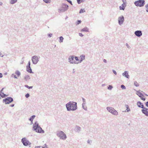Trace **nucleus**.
<instances>
[{"label": "nucleus", "instance_id": "1", "mask_svg": "<svg viewBox=\"0 0 148 148\" xmlns=\"http://www.w3.org/2000/svg\"><path fill=\"white\" fill-rule=\"evenodd\" d=\"M67 110L68 111H73L77 109V103L74 101H70L66 105Z\"/></svg>", "mask_w": 148, "mask_h": 148}, {"label": "nucleus", "instance_id": "2", "mask_svg": "<svg viewBox=\"0 0 148 148\" xmlns=\"http://www.w3.org/2000/svg\"><path fill=\"white\" fill-rule=\"evenodd\" d=\"M77 61H79L78 57L74 55L70 56L68 58V62L71 64H78V62Z\"/></svg>", "mask_w": 148, "mask_h": 148}, {"label": "nucleus", "instance_id": "3", "mask_svg": "<svg viewBox=\"0 0 148 148\" xmlns=\"http://www.w3.org/2000/svg\"><path fill=\"white\" fill-rule=\"evenodd\" d=\"M33 130L36 132L40 133H44L45 131L38 125L37 122H36L33 125Z\"/></svg>", "mask_w": 148, "mask_h": 148}, {"label": "nucleus", "instance_id": "4", "mask_svg": "<svg viewBox=\"0 0 148 148\" xmlns=\"http://www.w3.org/2000/svg\"><path fill=\"white\" fill-rule=\"evenodd\" d=\"M56 135L60 139L63 140H65L67 138L66 134L62 131H57L56 132Z\"/></svg>", "mask_w": 148, "mask_h": 148}, {"label": "nucleus", "instance_id": "5", "mask_svg": "<svg viewBox=\"0 0 148 148\" xmlns=\"http://www.w3.org/2000/svg\"><path fill=\"white\" fill-rule=\"evenodd\" d=\"M69 8V6L64 3L61 4L58 9L59 12L60 13L64 12L67 11Z\"/></svg>", "mask_w": 148, "mask_h": 148}, {"label": "nucleus", "instance_id": "6", "mask_svg": "<svg viewBox=\"0 0 148 148\" xmlns=\"http://www.w3.org/2000/svg\"><path fill=\"white\" fill-rule=\"evenodd\" d=\"M106 109L109 112L112 114L116 116L118 115V112L113 107L110 106L107 107Z\"/></svg>", "mask_w": 148, "mask_h": 148}, {"label": "nucleus", "instance_id": "7", "mask_svg": "<svg viewBox=\"0 0 148 148\" xmlns=\"http://www.w3.org/2000/svg\"><path fill=\"white\" fill-rule=\"evenodd\" d=\"M145 2V1L144 0H138L135 1L134 2V4L137 7H141L144 5Z\"/></svg>", "mask_w": 148, "mask_h": 148}, {"label": "nucleus", "instance_id": "8", "mask_svg": "<svg viewBox=\"0 0 148 148\" xmlns=\"http://www.w3.org/2000/svg\"><path fill=\"white\" fill-rule=\"evenodd\" d=\"M40 58V57L39 56L35 55L32 57L31 60L33 63L36 64L38 62Z\"/></svg>", "mask_w": 148, "mask_h": 148}, {"label": "nucleus", "instance_id": "9", "mask_svg": "<svg viewBox=\"0 0 148 148\" xmlns=\"http://www.w3.org/2000/svg\"><path fill=\"white\" fill-rule=\"evenodd\" d=\"M21 142L23 145L25 146H27L31 144V143L28 140L27 138L25 137L22 139Z\"/></svg>", "mask_w": 148, "mask_h": 148}, {"label": "nucleus", "instance_id": "10", "mask_svg": "<svg viewBox=\"0 0 148 148\" xmlns=\"http://www.w3.org/2000/svg\"><path fill=\"white\" fill-rule=\"evenodd\" d=\"M124 20V18L123 16L121 15L118 18V22L119 24L120 25H121L123 24Z\"/></svg>", "mask_w": 148, "mask_h": 148}, {"label": "nucleus", "instance_id": "11", "mask_svg": "<svg viewBox=\"0 0 148 148\" xmlns=\"http://www.w3.org/2000/svg\"><path fill=\"white\" fill-rule=\"evenodd\" d=\"M13 99L10 97H8L3 99V101L5 104H9L13 101Z\"/></svg>", "mask_w": 148, "mask_h": 148}, {"label": "nucleus", "instance_id": "12", "mask_svg": "<svg viewBox=\"0 0 148 148\" xmlns=\"http://www.w3.org/2000/svg\"><path fill=\"white\" fill-rule=\"evenodd\" d=\"M15 74L16 75H14V74H12V76H14V78L15 79L18 78V77H19L21 74L20 72L18 70H16V71H15Z\"/></svg>", "mask_w": 148, "mask_h": 148}, {"label": "nucleus", "instance_id": "13", "mask_svg": "<svg viewBox=\"0 0 148 148\" xmlns=\"http://www.w3.org/2000/svg\"><path fill=\"white\" fill-rule=\"evenodd\" d=\"M26 70L28 72L30 73H33L30 67V61H29L28 62V65L26 67Z\"/></svg>", "mask_w": 148, "mask_h": 148}, {"label": "nucleus", "instance_id": "14", "mask_svg": "<svg viewBox=\"0 0 148 148\" xmlns=\"http://www.w3.org/2000/svg\"><path fill=\"white\" fill-rule=\"evenodd\" d=\"M148 109L147 108L144 107L143 108V109L141 111L146 116H148Z\"/></svg>", "mask_w": 148, "mask_h": 148}, {"label": "nucleus", "instance_id": "15", "mask_svg": "<svg viewBox=\"0 0 148 148\" xmlns=\"http://www.w3.org/2000/svg\"><path fill=\"white\" fill-rule=\"evenodd\" d=\"M134 34L135 35L138 37H140L142 35V33L141 31L137 30L134 32Z\"/></svg>", "mask_w": 148, "mask_h": 148}, {"label": "nucleus", "instance_id": "16", "mask_svg": "<svg viewBox=\"0 0 148 148\" xmlns=\"http://www.w3.org/2000/svg\"><path fill=\"white\" fill-rule=\"evenodd\" d=\"M122 75L127 78L129 79L130 76L129 75L128 72L125 71L122 74Z\"/></svg>", "mask_w": 148, "mask_h": 148}, {"label": "nucleus", "instance_id": "17", "mask_svg": "<svg viewBox=\"0 0 148 148\" xmlns=\"http://www.w3.org/2000/svg\"><path fill=\"white\" fill-rule=\"evenodd\" d=\"M80 60H79V61H77V62H78V64L82 62L83 60H85V56L83 54V55H81L80 56Z\"/></svg>", "mask_w": 148, "mask_h": 148}, {"label": "nucleus", "instance_id": "18", "mask_svg": "<svg viewBox=\"0 0 148 148\" xmlns=\"http://www.w3.org/2000/svg\"><path fill=\"white\" fill-rule=\"evenodd\" d=\"M143 92L142 91L139 90L136 91V94L138 95L139 97H140L141 96H144V95L142 93Z\"/></svg>", "mask_w": 148, "mask_h": 148}, {"label": "nucleus", "instance_id": "19", "mask_svg": "<svg viewBox=\"0 0 148 148\" xmlns=\"http://www.w3.org/2000/svg\"><path fill=\"white\" fill-rule=\"evenodd\" d=\"M137 105L139 107L143 109L145 107L144 106L143 103L140 101H138L137 102Z\"/></svg>", "mask_w": 148, "mask_h": 148}, {"label": "nucleus", "instance_id": "20", "mask_svg": "<svg viewBox=\"0 0 148 148\" xmlns=\"http://www.w3.org/2000/svg\"><path fill=\"white\" fill-rule=\"evenodd\" d=\"M126 6V4L123 3L122 4L121 6H120L119 7V9L120 10H124L125 7Z\"/></svg>", "mask_w": 148, "mask_h": 148}, {"label": "nucleus", "instance_id": "21", "mask_svg": "<svg viewBox=\"0 0 148 148\" xmlns=\"http://www.w3.org/2000/svg\"><path fill=\"white\" fill-rule=\"evenodd\" d=\"M81 32H89V29L87 27H84L81 30Z\"/></svg>", "mask_w": 148, "mask_h": 148}, {"label": "nucleus", "instance_id": "22", "mask_svg": "<svg viewBox=\"0 0 148 148\" xmlns=\"http://www.w3.org/2000/svg\"><path fill=\"white\" fill-rule=\"evenodd\" d=\"M125 107L126 108V110L125 111V112H129L130 111V108L129 106L128 105H125Z\"/></svg>", "mask_w": 148, "mask_h": 148}, {"label": "nucleus", "instance_id": "23", "mask_svg": "<svg viewBox=\"0 0 148 148\" xmlns=\"http://www.w3.org/2000/svg\"><path fill=\"white\" fill-rule=\"evenodd\" d=\"M35 148H48V147L46 144H45L42 146H38L36 147Z\"/></svg>", "mask_w": 148, "mask_h": 148}, {"label": "nucleus", "instance_id": "24", "mask_svg": "<svg viewBox=\"0 0 148 148\" xmlns=\"http://www.w3.org/2000/svg\"><path fill=\"white\" fill-rule=\"evenodd\" d=\"M17 1V0H10V4H13L16 3Z\"/></svg>", "mask_w": 148, "mask_h": 148}, {"label": "nucleus", "instance_id": "25", "mask_svg": "<svg viewBox=\"0 0 148 148\" xmlns=\"http://www.w3.org/2000/svg\"><path fill=\"white\" fill-rule=\"evenodd\" d=\"M83 108L85 110H87V107L86 105V103H83L82 104Z\"/></svg>", "mask_w": 148, "mask_h": 148}, {"label": "nucleus", "instance_id": "26", "mask_svg": "<svg viewBox=\"0 0 148 148\" xmlns=\"http://www.w3.org/2000/svg\"><path fill=\"white\" fill-rule=\"evenodd\" d=\"M30 79V77L28 75H26L25 77V79L26 81H28Z\"/></svg>", "mask_w": 148, "mask_h": 148}, {"label": "nucleus", "instance_id": "27", "mask_svg": "<svg viewBox=\"0 0 148 148\" xmlns=\"http://www.w3.org/2000/svg\"><path fill=\"white\" fill-rule=\"evenodd\" d=\"M81 128L80 127L76 126L75 127V129L76 130L77 132H79Z\"/></svg>", "mask_w": 148, "mask_h": 148}, {"label": "nucleus", "instance_id": "28", "mask_svg": "<svg viewBox=\"0 0 148 148\" xmlns=\"http://www.w3.org/2000/svg\"><path fill=\"white\" fill-rule=\"evenodd\" d=\"M0 95L2 98L5 97L6 96L5 95V94L2 92H0Z\"/></svg>", "mask_w": 148, "mask_h": 148}, {"label": "nucleus", "instance_id": "29", "mask_svg": "<svg viewBox=\"0 0 148 148\" xmlns=\"http://www.w3.org/2000/svg\"><path fill=\"white\" fill-rule=\"evenodd\" d=\"M35 117V115H33L30 117V118L29 119V120L30 121H31L32 122V121L33 120V119H34V118Z\"/></svg>", "mask_w": 148, "mask_h": 148}, {"label": "nucleus", "instance_id": "30", "mask_svg": "<svg viewBox=\"0 0 148 148\" xmlns=\"http://www.w3.org/2000/svg\"><path fill=\"white\" fill-rule=\"evenodd\" d=\"M59 39H60V40H59V41L60 43L62 42H63L64 38L62 36H60L59 37Z\"/></svg>", "mask_w": 148, "mask_h": 148}, {"label": "nucleus", "instance_id": "31", "mask_svg": "<svg viewBox=\"0 0 148 148\" xmlns=\"http://www.w3.org/2000/svg\"><path fill=\"white\" fill-rule=\"evenodd\" d=\"M134 86L136 87H138L139 86V84L137 82L135 81L134 82Z\"/></svg>", "mask_w": 148, "mask_h": 148}, {"label": "nucleus", "instance_id": "32", "mask_svg": "<svg viewBox=\"0 0 148 148\" xmlns=\"http://www.w3.org/2000/svg\"><path fill=\"white\" fill-rule=\"evenodd\" d=\"M85 1V0H77V2L79 4L82 2H84Z\"/></svg>", "mask_w": 148, "mask_h": 148}, {"label": "nucleus", "instance_id": "33", "mask_svg": "<svg viewBox=\"0 0 148 148\" xmlns=\"http://www.w3.org/2000/svg\"><path fill=\"white\" fill-rule=\"evenodd\" d=\"M85 12V10H84V9H80V11H79V13H83L84 12Z\"/></svg>", "mask_w": 148, "mask_h": 148}, {"label": "nucleus", "instance_id": "34", "mask_svg": "<svg viewBox=\"0 0 148 148\" xmlns=\"http://www.w3.org/2000/svg\"><path fill=\"white\" fill-rule=\"evenodd\" d=\"M113 88V86L112 85H110L108 87V89L109 90H111Z\"/></svg>", "mask_w": 148, "mask_h": 148}, {"label": "nucleus", "instance_id": "35", "mask_svg": "<svg viewBox=\"0 0 148 148\" xmlns=\"http://www.w3.org/2000/svg\"><path fill=\"white\" fill-rule=\"evenodd\" d=\"M43 1L46 3H47L51 2V0H43Z\"/></svg>", "mask_w": 148, "mask_h": 148}, {"label": "nucleus", "instance_id": "36", "mask_svg": "<svg viewBox=\"0 0 148 148\" xmlns=\"http://www.w3.org/2000/svg\"><path fill=\"white\" fill-rule=\"evenodd\" d=\"M25 86L27 88H28V89H32V88H33V86H28L27 85H26Z\"/></svg>", "mask_w": 148, "mask_h": 148}, {"label": "nucleus", "instance_id": "37", "mask_svg": "<svg viewBox=\"0 0 148 148\" xmlns=\"http://www.w3.org/2000/svg\"><path fill=\"white\" fill-rule=\"evenodd\" d=\"M145 7L146 8V11L148 12V3L145 5Z\"/></svg>", "mask_w": 148, "mask_h": 148}, {"label": "nucleus", "instance_id": "38", "mask_svg": "<svg viewBox=\"0 0 148 148\" xmlns=\"http://www.w3.org/2000/svg\"><path fill=\"white\" fill-rule=\"evenodd\" d=\"M121 88L123 89H126L125 87L123 85H122L121 86Z\"/></svg>", "mask_w": 148, "mask_h": 148}, {"label": "nucleus", "instance_id": "39", "mask_svg": "<svg viewBox=\"0 0 148 148\" xmlns=\"http://www.w3.org/2000/svg\"><path fill=\"white\" fill-rule=\"evenodd\" d=\"M126 46L127 47L128 49H130L131 47L127 43L126 44Z\"/></svg>", "mask_w": 148, "mask_h": 148}, {"label": "nucleus", "instance_id": "40", "mask_svg": "<svg viewBox=\"0 0 148 148\" xmlns=\"http://www.w3.org/2000/svg\"><path fill=\"white\" fill-rule=\"evenodd\" d=\"M92 141L91 140H88L87 141V143L89 144L90 145Z\"/></svg>", "mask_w": 148, "mask_h": 148}, {"label": "nucleus", "instance_id": "41", "mask_svg": "<svg viewBox=\"0 0 148 148\" xmlns=\"http://www.w3.org/2000/svg\"><path fill=\"white\" fill-rule=\"evenodd\" d=\"M112 71L113 73H114L115 75H117V72H116V71L115 70H114V69H113L112 70Z\"/></svg>", "mask_w": 148, "mask_h": 148}, {"label": "nucleus", "instance_id": "42", "mask_svg": "<svg viewBox=\"0 0 148 148\" xmlns=\"http://www.w3.org/2000/svg\"><path fill=\"white\" fill-rule=\"evenodd\" d=\"M29 96L30 95L28 93H27L25 95V97L26 98H28L29 97Z\"/></svg>", "mask_w": 148, "mask_h": 148}, {"label": "nucleus", "instance_id": "43", "mask_svg": "<svg viewBox=\"0 0 148 148\" xmlns=\"http://www.w3.org/2000/svg\"><path fill=\"white\" fill-rule=\"evenodd\" d=\"M81 22V21L80 20H78L77 23V25H78Z\"/></svg>", "mask_w": 148, "mask_h": 148}, {"label": "nucleus", "instance_id": "44", "mask_svg": "<svg viewBox=\"0 0 148 148\" xmlns=\"http://www.w3.org/2000/svg\"><path fill=\"white\" fill-rule=\"evenodd\" d=\"M48 36L49 37H51L52 36V34L51 33L48 34Z\"/></svg>", "mask_w": 148, "mask_h": 148}, {"label": "nucleus", "instance_id": "45", "mask_svg": "<svg viewBox=\"0 0 148 148\" xmlns=\"http://www.w3.org/2000/svg\"><path fill=\"white\" fill-rule=\"evenodd\" d=\"M123 3L126 4V0H122Z\"/></svg>", "mask_w": 148, "mask_h": 148}, {"label": "nucleus", "instance_id": "46", "mask_svg": "<svg viewBox=\"0 0 148 148\" xmlns=\"http://www.w3.org/2000/svg\"><path fill=\"white\" fill-rule=\"evenodd\" d=\"M66 0L69 3H70L71 5H72V2L71 1L69 0Z\"/></svg>", "mask_w": 148, "mask_h": 148}, {"label": "nucleus", "instance_id": "47", "mask_svg": "<svg viewBox=\"0 0 148 148\" xmlns=\"http://www.w3.org/2000/svg\"><path fill=\"white\" fill-rule=\"evenodd\" d=\"M140 97V99L143 101H145V99L144 98L142 97V96Z\"/></svg>", "mask_w": 148, "mask_h": 148}, {"label": "nucleus", "instance_id": "48", "mask_svg": "<svg viewBox=\"0 0 148 148\" xmlns=\"http://www.w3.org/2000/svg\"><path fill=\"white\" fill-rule=\"evenodd\" d=\"M82 100H83V103H86V100H85V99L84 98H82Z\"/></svg>", "mask_w": 148, "mask_h": 148}, {"label": "nucleus", "instance_id": "49", "mask_svg": "<svg viewBox=\"0 0 148 148\" xmlns=\"http://www.w3.org/2000/svg\"><path fill=\"white\" fill-rule=\"evenodd\" d=\"M79 35L81 37H82L84 36V35L80 33L79 34Z\"/></svg>", "mask_w": 148, "mask_h": 148}, {"label": "nucleus", "instance_id": "50", "mask_svg": "<svg viewBox=\"0 0 148 148\" xmlns=\"http://www.w3.org/2000/svg\"><path fill=\"white\" fill-rule=\"evenodd\" d=\"M3 55L1 53V52H0V57H3Z\"/></svg>", "mask_w": 148, "mask_h": 148}, {"label": "nucleus", "instance_id": "51", "mask_svg": "<svg viewBox=\"0 0 148 148\" xmlns=\"http://www.w3.org/2000/svg\"><path fill=\"white\" fill-rule=\"evenodd\" d=\"M75 69H73L72 73H75Z\"/></svg>", "mask_w": 148, "mask_h": 148}, {"label": "nucleus", "instance_id": "52", "mask_svg": "<svg viewBox=\"0 0 148 148\" xmlns=\"http://www.w3.org/2000/svg\"><path fill=\"white\" fill-rule=\"evenodd\" d=\"M3 77V75L2 73H0V78H2Z\"/></svg>", "mask_w": 148, "mask_h": 148}, {"label": "nucleus", "instance_id": "53", "mask_svg": "<svg viewBox=\"0 0 148 148\" xmlns=\"http://www.w3.org/2000/svg\"><path fill=\"white\" fill-rule=\"evenodd\" d=\"M105 86V84H102L101 85V86L102 87H104V86Z\"/></svg>", "mask_w": 148, "mask_h": 148}, {"label": "nucleus", "instance_id": "54", "mask_svg": "<svg viewBox=\"0 0 148 148\" xmlns=\"http://www.w3.org/2000/svg\"><path fill=\"white\" fill-rule=\"evenodd\" d=\"M146 105L147 107H148V101L146 103Z\"/></svg>", "mask_w": 148, "mask_h": 148}, {"label": "nucleus", "instance_id": "55", "mask_svg": "<svg viewBox=\"0 0 148 148\" xmlns=\"http://www.w3.org/2000/svg\"><path fill=\"white\" fill-rule=\"evenodd\" d=\"M103 62H107V61H106V60H105V59H104V60H103Z\"/></svg>", "mask_w": 148, "mask_h": 148}, {"label": "nucleus", "instance_id": "56", "mask_svg": "<svg viewBox=\"0 0 148 148\" xmlns=\"http://www.w3.org/2000/svg\"><path fill=\"white\" fill-rule=\"evenodd\" d=\"M14 106V104H12L10 106L11 107H13Z\"/></svg>", "mask_w": 148, "mask_h": 148}, {"label": "nucleus", "instance_id": "57", "mask_svg": "<svg viewBox=\"0 0 148 148\" xmlns=\"http://www.w3.org/2000/svg\"><path fill=\"white\" fill-rule=\"evenodd\" d=\"M3 4V3L2 2H0V5H1Z\"/></svg>", "mask_w": 148, "mask_h": 148}, {"label": "nucleus", "instance_id": "58", "mask_svg": "<svg viewBox=\"0 0 148 148\" xmlns=\"http://www.w3.org/2000/svg\"><path fill=\"white\" fill-rule=\"evenodd\" d=\"M7 74V72H6L5 73H4V74L5 75H6Z\"/></svg>", "mask_w": 148, "mask_h": 148}, {"label": "nucleus", "instance_id": "59", "mask_svg": "<svg viewBox=\"0 0 148 148\" xmlns=\"http://www.w3.org/2000/svg\"><path fill=\"white\" fill-rule=\"evenodd\" d=\"M3 88H2V90H1V91H0V92H2V91L3 90Z\"/></svg>", "mask_w": 148, "mask_h": 148}, {"label": "nucleus", "instance_id": "60", "mask_svg": "<svg viewBox=\"0 0 148 148\" xmlns=\"http://www.w3.org/2000/svg\"><path fill=\"white\" fill-rule=\"evenodd\" d=\"M145 95L146 96H148V95L147 94H145Z\"/></svg>", "mask_w": 148, "mask_h": 148}]
</instances>
